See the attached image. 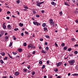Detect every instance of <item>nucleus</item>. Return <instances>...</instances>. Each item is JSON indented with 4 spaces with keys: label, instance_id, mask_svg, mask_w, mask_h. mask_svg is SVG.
I'll return each instance as SVG.
<instances>
[{
    "label": "nucleus",
    "instance_id": "obj_1",
    "mask_svg": "<svg viewBox=\"0 0 78 78\" xmlns=\"http://www.w3.org/2000/svg\"><path fill=\"white\" fill-rule=\"evenodd\" d=\"M68 62L70 66H73L75 62V60L74 59L71 60L69 61Z\"/></svg>",
    "mask_w": 78,
    "mask_h": 78
},
{
    "label": "nucleus",
    "instance_id": "obj_2",
    "mask_svg": "<svg viewBox=\"0 0 78 78\" xmlns=\"http://www.w3.org/2000/svg\"><path fill=\"white\" fill-rule=\"evenodd\" d=\"M28 47L29 49L30 50V49H32L33 48V45L32 44H31L28 45Z\"/></svg>",
    "mask_w": 78,
    "mask_h": 78
},
{
    "label": "nucleus",
    "instance_id": "obj_3",
    "mask_svg": "<svg viewBox=\"0 0 78 78\" xmlns=\"http://www.w3.org/2000/svg\"><path fill=\"white\" fill-rule=\"evenodd\" d=\"M5 24H6L5 23H4L2 25V27L3 29H4V30H5L6 27V25H5Z\"/></svg>",
    "mask_w": 78,
    "mask_h": 78
},
{
    "label": "nucleus",
    "instance_id": "obj_4",
    "mask_svg": "<svg viewBox=\"0 0 78 78\" xmlns=\"http://www.w3.org/2000/svg\"><path fill=\"white\" fill-rule=\"evenodd\" d=\"M62 64V62H59L57 64V67H59V66H61Z\"/></svg>",
    "mask_w": 78,
    "mask_h": 78
},
{
    "label": "nucleus",
    "instance_id": "obj_5",
    "mask_svg": "<svg viewBox=\"0 0 78 78\" xmlns=\"http://www.w3.org/2000/svg\"><path fill=\"white\" fill-rule=\"evenodd\" d=\"M0 33V34L2 35V36H3V34H4L5 33V32H4V31H1Z\"/></svg>",
    "mask_w": 78,
    "mask_h": 78
},
{
    "label": "nucleus",
    "instance_id": "obj_6",
    "mask_svg": "<svg viewBox=\"0 0 78 78\" xmlns=\"http://www.w3.org/2000/svg\"><path fill=\"white\" fill-rule=\"evenodd\" d=\"M53 20H52V19H50L49 20V23L50 24H51V23H52L53 22Z\"/></svg>",
    "mask_w": 78,
    "mask_h": 78
},
{
    "label": "nucleus",
    "instance_id": "obj_7",
    "mask_svg": "<svg viewBox=\"0 0 78 78\" xmlns=\"http://www.w3.org/2000/svg\"><path fill=\"white\" fill-rule=\"evenodd\" d=\"M15 75L16 76H17V75H19V72H16L15 73Z\"/></svg>",
    "mask_w": 78,
    "mask_h": 78
},
{
    "label": "nucleus",
    "instance_id": "obj_8",
    "mask_svg": "<svg viewBox=\"0 0 78 78\" xmlns=\"http://www.w3.org/2000/svg\"><path fill=\"white\" fill-rule=\"evenodd\" d=\"M51 4L53 6H55L56 5V3H55V2H51Z\"/></svg>",
    "mask_w": 78,
    "mask_h": 78
},
{
    "label": "nucleus",
    "instance_id": "obj_9",
    "mask_svg": "<svg viewBox=\"0 0 78 78\" xmlns=\"http://www.w3.org/2000/svg\"><path fill=\"white\" fill-rule=\"evenodd\" d=\"M18 51L20 53V52H22V48H19L18 49Z\"/></svg>",
    "mask_w": 78,
    "mask_h": 78
},
{
    "label": "nucleus",
    "instance_id": "obj_10",
    "mask_svg": "<svg viewBox=\"0 0 78 78\" xmlns=\"http://www.w3.org/2000/svg\"><path fill=\"white\" fill-rule=\"evenodd\" d=\"M9 39V37L7 36H6L5 37V41H6V40H8Z\"/></svg>",
    "mask_w": 78,
    "mask_h": 78
},
{
    "label": "nucleus",
    "instance_id": "obj_11",
    "mask_svg": "<svg viewBox=\"0 0 78 78\" xmlns=\"http://www.w3.org/2000/svg\"><path fill=\"white\" fill-rule=\"evenodd\" d=\"M8 55L9 57V58H11V59H14V58H12V57H11V55H10L9 54H8Z\"/></svg>",
    "mask_w": 78,
    "mask_h": 78
},
{
    "label": "nucleus",
    "instance_id": "obj_12",
    "mask_svg": "<svg viewBox=\"0 0 78 78\" xmlns=\"http://www.w3.org/2000/svg\"><path fill=\"white\" fill-rule=\"evenodd\" d=\"M19 25V26H20V27H23V23H20Z\"/></svg>",
    "mask_w": 78,
    "mask_h": 78
},
{
    "label": "nucleus",
    "instance_id": "obj_13",
    "mask_svg": "<svg viewBox=\"0 0 78 78\" xmlns=\"http://www.w3.org/2000/svg\"><path fill=\"white\" fill-rule=\"evenodd\" d=\"M0 62L2 64H3L4 63V62L3 61V60H0Z\"/></svg>",
    "mask_w": 78,
    "mask_h": 78
},
{
    "label": "nucleus",
    "instance_id": "obj_14",
    "mask_svg": "<svg viewBox=\"0 0 78 78\" xmlns=\"http://www.w3.org/2000/svg\"><path fill=\"white\" fill-rule=\"evenodd\" d=\"M1 54L2 56H5V53L4 52H2L1 53Z\"/></svg>",
    "mask_w": 78,
    "mask_h": 78
},
{
    "label": "nucleus",
    "instance_id": "obj_15",
    "mask_svg": "<svg viewBox=\"0 0 78 78\" xmlns=\"http://www.w3.org/2000/svg\"><path fill=\"white\" fill-rule=\"evenodd\" d=\"M51 25H52V27H54L55 26V22H53L51 24Z\"/></svg>",
    "mask_w": 78,
    "mask_h": 78
},
{
    "label": "nucleus",
    "instance_id": "obj_16",
    "mask_svg": "<svg viewBox=\"0 0 78 78\" xmlns=\"http://www.w3.org/2000/svg\"><path fill=\"white\" fill-rule=\"evenodd\" d=\"M36 23H37V26H39V25H41V23H39L37 22H36Z\"/></svg>",
    "mask_w": 78,
    "mask_h": 78
},
{
    "label": "nucleus",
    "instance_id": "obj_17",
    "mask_svg": "<svg viewBox=\"0 0 78 78\" xmlns=\"http://www.w3.org/2000/svg\"><path fill=\"white\" fill-rule=\"evenodd\" d=\"M65 5H67V6H70V5L66 3V2L65 1Z\"/></svg>",
    "mask_w": 78,
    "mask_h": 78
},
{
    "label": "nucleus",
    "instance_id": "obj_18",
    "mask_svg": "<svg viewBox=\"0 0 78 78\" xmlns=\"http://www.w3.org/2000/svg\"><path fill=\"white\" fill-rule=\"evenodd\" d=\"M11 27L10 25H9L7 26V27L9 28V29H10Z\"/></svg>",
    "mask_w": 78,
    "mask_h": 78
},
{
    "label": "nucleus",
    "instance_id": "obj_19",
    "mask_svg": "<svg viewBox=\"0 0 78 78\" xmlns=\"http://www.w3.org/2000/svg\"><path fill=\"white\" fill-rule=\"evenodd\" d=\"M72 75L73 76H78V74L75 73V74H72Z\"/></svg>",
    "mask_w": 78,
    "mask_h": 78
},
{
    "label": "nucleus",
    "instance_id": "obj_20",
    "mask_svg": "<svg viewBox=\"0 0 78 78\" xmlns=\"http://www.w3.org/2000/svg\"><path fill=\"white\" fill-rule=\"evenodd\" d=\"M67 47L66 46H65L64 48H63V50H67Z\"/></svg>",
    "mask_w": 78,
    "mask_h": 78
},
{
    "label": "nucleus",
    "instance_id": "obj_21",
    "mask_svg": "<svg viewBox=\"0 0 78 78\" xmlns=\"http://www.w3.org/2000/svg\"><path fill=\"white\" fill-rule=\"evenodd\" d=\"M71 40L72 41H75V38H71Z\"/></svg>",
    "mask_w": 78,
    "mask_h": 78
},
{
    "label": "nucleus",
    "instance_id": "obj_22",
    "mask_svg": "<svg viewBox=\"0 0 78 78\" xmlns=\"http://www.w3.org/2000/svg\"><path fill=\"white\" fill-rule=\"evenodd\" d=\"M45 26H46V24L45 23H44L42 24V27H45Z\"/></svg>",
    "mask_w": 78,
    "mask_h": 78
},
{
    "label": "nucleus",
    "instance_id": "obj_23",
    "mask_svg": "<svg viewBox=\"0 0 78 78\" xmlns=\"http://www.w3.org/2000/svg\"><path fill=\"white\" fill-rule=\"evenodd\" d=\"M12 43L10 42L9 46V47H11L12 46Z\"/></svg>",
    "mask_w": 78,
    "mask_h": 78
},
{
    "label": "nucleus",
    "instance_id": "obj_24",
    "mask_svg": "<svg viewBox=\"0 0 78 78\" xmlns=\"http://www.w3.org/2000/svg\"><path fill=\"white\" fill-rule=\"evenodd\" d=\"M54 71L55 72H57L58 71V69H56L54 70Z\"/></svg>",
    "mask_w": 78,
    "mask_h": 78
},
{
    "label": "nucleus",
    "instance_id": "obj_25",
    "mask_svg": "<svg viewBox=\"0 0 78 78\" xmlns=\"http://www.w3.org/2000/svg\"><path fill=\"white\" fill-rule=\"evenodd\" d=\"M69 56H73V54H69Z\"/></svg>",
    "mask_w": 78,
    "mask_h": 78
},
{
    "label": "nucleus",
    "instance_id": "obj_26",
    "mask_svg": "<svg viewBox=\"0 0 78 78\" xmlns=\"http://www.w3.org/2000/svg\"><path fill=\"white\" fill-rule=\"evenodd\" d=\"M61 46L62 47H64V46H65V44H64V43H63L62 44Z\"/></svg>",
    "mask_w": 78,
    "mask_h": 78
},
{
    "label": "nucleus",
    "instance_id": "obj_27",
    "mask_svg": "<svg viewBox=\"0 0 78 78\" xmlns=\"http://www.w3.org/2000/svg\"><path fill=\"white\" fill-rule=\"evenodd\" d=\"M37 6H39V7H40V6H41V5H40V3L37 4Z\"/></svg>",
    "mask_w": 78,
    "mask_h": 78
},
{
    "label": "nucleus",
    "instance_id": "obj_28",
    "mask_svg": "<svg viewBox=\"0 0 78 78\" xmlns=\"http://www.w3.org/2000/svg\"><path fill=\"white\" fill-rule=\"evenodd\" d=\"M45 65H43L42 67V69H45Z\"/></svg>",
    "mask_w": 78,
    "mask_h": 78
},
{
    "label": "nucleus",
    "instance_id": "obj_29",
    "mask_svg": "<svg viewBox=\"0 0 78 78\" xmlns=\"http://www.w3.org/2000/svg\"><path fill=\"white\" fill-rule=\"evenodd\" d=\"M12 53H13V55H17V52H12Z\"/></svg>",
    "mask_w": 78,
    "mask_h": 78
},
{
    "label": "nucleus",
    "instance_id": "obj_30",
    "mask_svg": "<svg viewBox=\"0 0 78 78\" xmlns=\"http://www.w3.org/2000/svg\"><path fill=\"white\" fill-rule=\"evenodd\" d=\"M45 48L47 51H48V50L49 49V48H48V47H46Z\"/></svg>",
    "mask_w": 78,
    "mask_h": 78
},
{
    "label": "nucleus",
    "instance_id": "obj_31",
    "mask_svg": "<svg viewBox=\"0 0 78 78\" xmlns=\"http://www.w3.org/2000/svg\"><path fill=\"white\" fill-rule=\"evenodd\" d=\"M36 22H35V21L33 23L34 25H36L37 24V23H37Z\"/></svg>",
    "mask_w": 78,
    "mask_h": 78
},
{
    "label": "nucleus",
    "instance_id": "obj_32",
    "mask_svg": "<svg viewBox=\"0 0 78 78\" xmlns=\"http://www.w3.org/2000/svg\"><path fill=\"white\" fill-rule=\"evenodd\" d=\"M74 54H75L76 55L78 54V51H75L74 52Z\"/></svg>",
    "mask_w": 78,
    "mask_h": 78
},
{
    "label": "nucleus",
    "instance_id": "obj_33",
    "mask_svg": "<svg viewBox=\"0 0 78 78\" xmlns=\"http://www.w3.org/2000/svg\"><path fill=\"white\" fill-rule=\"evenodd\" d=\"M39 64H42V61H40L39 62Z\"/></svg>",
    "mask_w": 78,
    "mask_h": 78
},
{
    "label": "nucleus",
    "instance_id": "obj_34",
    "mask_svg": "<svg viewBox=\"0 0 78 78\" xmlns=\"http://www.w3.org/2000/svg\"><path fill=\"white\" fill-rule=\"evenodd\" d=\"M44 31H47V27H44Z\"/></svg>",
    "mask_w": 78,
    "mask_h": 78
},
{
    "label": "nucleus",
    "instance_id": "obj_35",
    "mask_svg": "<svg viewBox=\"0 0 78 78\" xmlns=\"http://www.w3.org/2000/svg\"><path fill=\"white\" fill-rule=\"evenodd\" d=\"M33 14H36V11H34V10H33Z\"/></svg>",
    "mask_w": 78,
    "mask_h": 78
},
{
    "label": "nucleus",
    "instance_id": "obj_36",
    "mask_svg": "<svg viewBox=\"0 0 78 78\" xmlns=\"http://www.w3.org/2000/svg\"><path fill=\"white\" fill-rule=\"evenodd\" d=\"M13 38L14 40H16V37H15V36H14L13 37Z\"/></svg>",
    "mask_w": 78,
    "mask_h": 78
},
{
    "label": "nucleus",
    "instance_id": "obj_37",
    "mask_svg": "<svg viewBox=\"0 0 78 78\" xmlns=\"http://www.w3.org/2000/svg\"><path fill=\"white\" fill-rule=\"evenodd\" d=\"M23 45L24 47H26V46H27V43H23Z\"/></svg>",
    "mask_w": 78,
    "mask_h": 78
},
{
    "label": "nucleus",
    "instance_id": "obj_38",
    "mask_svg": "<svg viewBox=\"0 0 78 78\" xmlns=\"http://www.w3.org/2000/svg\"><path fill=\"white\" fill-rule=\"evenodd\" d=\"M76 69L77 70H78V65L76 66Z\"/></svg>",
    "mask_w": 78,
    "mask_h": 78
},
{
    "label": "nucleus",
    "instance_id": "obj_39",
    "mask_svg": "<svg viewBox=\"0 0 78 78\" xmlns=\"http://www.w3.org/2000/svg\"><path fill=\"white\" fill-rule=\"evenodd\" d=\"M8 59V57H5L4 58V60H7V59Z\"/></svg>",
    "mask_w": 78,
    "mask_h": 78
},
{
    "label": "nucleus",
    "instance_id": "obj_40",
    "mask_svg": "<svg viewBox=\"0 0 78 78\" xmlns=\"http://www.w3.org/2000/svg\"><path fill=\"white\" fill-rule=\"evenodd\" d=\"M45 37H46V38H48V39H49V38H50V37L47 35Z\"/></svg>",
    "mask_w": 78,
    "mask_h": 78
},
{
    "label": "nucleus",
    "instance_id": "obj_41",
    "mask_svg": "<svg viewBox=\"0 0 78 78\" xmlns=\"http://www.w3.org/2000/svg\"><path fill=\"white\" fill-rule=\"evenodd\" d=\"M19 2H20V1L19 0L16 1L17 3H18V4H19V3H20Z\"/></svg>",
    "mask_w": 78,
    "mask_h": 78
},
{
    "label": "nucleus",
    "instance_id": "obj_42",
    "mask_svg": "<svg viewBox=\"0 0 78 78\" xmlns=\"http://www.w3.org/2000/svg\"><path fill=\"white\" fill-rule=\"evenodd\" d=\"M24 8L25 9H28V7H27V6H24Z\"/></svg>",
    "mask_w": 78,
    "mask_h": 78
},
{
    "label": "nucleus",
    "instance_id": "obj_43",
    "mask_svg": "<svg viewBox=\"0 0 78 78\" xmlns=\"http://www.w3.org/2000/svg\"><path fill=\"white\" fill-rule=\"evenodd\" d=\"M71 50H72V49L71 48H69L68 49V51H71Z\"/></svg>",
    "mask_w": 78,
    "mask_h": 78
},
{
    "label": "nucleus",
    "instance_id": "obj_44",
    "mask_svg": "<svg viewBox=\"0 0 78 78\" xmlns=\"http://www.w3.org/2000/svg\"><path fill=\"white\" fill-rule=\"evenodd\" d=\"M17 30H19V29L18 28H16L14 29L15 31H17Z\"/></svg>",
    "mask_w": 78,
    "mask_h": 78
},
{
    "label": "nucleus",
    "instance_id": "obj_45",
    "mask_svg": "<svg viewBox=\"0 0 78 78\" xmlns=\"http://www.w3.org/2000/svg\"><path fill=\"white\" fill-rule=\"evenodd\" d=\"M55 46L56 47H58V44H56V42L55 43Z\"/></svg>",
    "mask_w": 78,
    "mask_h": 78
},
{
    "label": "nucleus",
    "instance_id": "obj_46",
    "mask_svg": "<svg viewBox=\"0 0 78 78\" xmlns=\"http://www.w3.org/2000/svg\"><path fill=\"white\" fill-rule=\"evenodd\" d=\"M7 14H11V12H9V11H8L7 12Z\"/></svg>",
    "mask_w": 78,
    "mask_h": 78
},
{
    "label": "nucleus",
    "instance_id": "obj_47",
    "mask_svg": "<svg viewBox=\"0 0 78 78\" xmlns=\"http://www.w3.org/2000/svg\"><path fill=\"white\" fill-rule=\"evenodd\" d=\"M41 52L43 53H45V51H44V50H43Z\"/></svg>",
    "mask_w": 78,
    "mask_h": 78
},
{
    "label": "nucleus",
    "instance_id": "obj_48",
    "mask_svg": "<svg viewBox=\"0 0 78 78\" xmlns=\"http://www.w3.org/2000/svg\"><path fill=\"white\" fill-rule=\"evenodd\" d=\"M25 33L26 34H28V32L25 31Z\"/></svg>",
    "mask_w": 78,
    "mask_h": 78
},
{
    "label": "nucleus",
    "instance_id": "obj_49",
    "mask_svg": "<svg viewBox=\"0 0 78 78\" xmlns=\"http://www.w3.org/2000/svg\"><path fill=\"white\" fill-rule=\"evenodd\" d=\"M74 46V47H78V44H76Z\"/></svg>",
    "mask_w": 78,
    "mask_h": 78
},
{
    "label": "nucleus",
    "instance_id": "obj_50",
    "mask_svg": "<svg viewBox=\"0 0 78 78\" xmlns=\"http://www.w3.org/2000/svg\"><path fill=\"white\" fill-rule=\"evenodd\" d=\"M32 53H33V55H34V54H35V53H36V51H34Z\"/></svg>",
    "mask_w": 78,
    "mask_h": 78
},
{
    "label": "nucleus",
    "instance_id": "obj_51",
    "mask_svg": "<svg viewBox=\"0 0 78 78\" xmlns=\"http://www.w3.org/2000/svg\"><path fill=\"white\" fill-rule=\"evenodd\" d=\"M47 64H50V62H49V61H47Z\"/></svg>",
    "mask_w": 78,
    "mask_h": 78
},
{
    "label": "nucleus",
    "instance_id": "obj_52",
    "mask_svg": "<svg viewBox=\"0 0 78 78\" xmlns=\"http://www.w3.org/2000/svg\"><path fill=\"white\" fill-rule=\"evenodd\" d=\"M78 2V0H77V1H75L74 2H73L74 3H76Z\"/></svg>",
    "mask_w": 78,
    "mask_h": 78
},
{
    "label": "nucleus",
    "instance_id": "obj_53",
    "mask_svg": "<svg viewBox=\"0 0 78 78\" xmlns=\"http://www.w3.org/2000/svg\"><path fill=\"white\" fill-rule=\"evenodd\" d=\"M40 40L41 41H43V38H40Z\"/></svg>",
    "mask_w": 78,
    "mask_h": 78
},
{
    "label": "nucleus",
    "instance_id": "obj_54",
    "mask_svg": "<svg viewBox=\"0 0 78 78\" xmlns=\"http://www.w3.org/2000/svg\"><path fill=\"white\" fill-rule=\"evenodd\" d=\"M35 74V72H33L32 73V75H34Z\"/></svg>",
    "mask_w": 78,
    "mask_h": 78
},
{
    "label": "nucleus",
    "instance_id": "obj_55",
    "mask_svg": "<svg viewBox=\"0 0 78 78\" xmlns=\"http://www.w3.org/2000/svg\"><path fill=\"white\" fill-rule=\"evenodd\" d=\"M10 18L9 16H7V17H6L7 19L9 20V19Z\"/></svg>",
    "mask_w": 78,
    "mask_h": 78
},
{
    "label": "nucleus",
    "instance_id": "obj_56",
    "mask_svg": "<svg viewBox=\"0 0 78 78\" xmlns=\"http://www.w3.org/2000/svg\"><path fill=\"white\" fill-rule=\"evenodd\" d=\"M36 17H39V15H37Z\"/></svg>",
    "mask_w": 78,
    "mask_h": 78
},
{
    "label": "nucleus",
    "instance_id": "obj_57",
    "mask_svg": "<svg viewBox=\"0 0 78 78\" xmlns=\"http://www.w3.org/2000/svg\"><path fill=\"white\" fill-rule=\"evenodd\" d=\"M27 68L28 69H29L30 68V65L28 66H27Z\"/></svg>",
    "mask_w": 78,
    "mask_h": 78
},
{
    "label": "nucleus",
    "instance_id": "obj_58",
    "mask_svg": "<svg viewBox=\"0 0 78 78\" xmlns=\"http://www.w3.org/2000/svg\"><path fill=\"white\" fill-rule=\"evenodd\" d=\"M23 35H24L23 33H21V36H23Z\"/></svg>",
    "mask_w": 78,
    "mask_h": 78
},
{
    "label": "nucleus",
    "instance_id": "obj_59",
    "mask_svg": "<svg viewBox=\"0 0 78 78\" xmlns=\"http://www.w3.org/2000/svg\"><path fill=\"white\" fill-rule=\"evenodd\" d=\"M41 13L42 14L44 13V10H42L41 12Z\"/></svg>",
    "mask_w": 78,
    "mask_h": 78
},
{
    "label": "nucleus",
    "instance_id": "obj_60",
    "mask_svg": "<svg viewBox=\"0 0 78 78\" xmlns=\"http://www.w3.org/2000/svg\"><path fill=\"white\" fill-rule=\"evenodd\" d=\"M2 78H7V76H3Z\"/></svg>",
    "mask_w": 78,
    "mask_h": 78
},
{
    "label": "nucleus",
    "instance_id": "obj_61",
    "mask_svg": "<svg viewBox=\"0 0 78 78\" xmlns=\"http://www.w3.org/2000/svg\"><path fill=\"white\" fill-rule=\"evenodd\" d=\"M65 29L66 31H67V30H68V27L65 28Z\"/></svg>",
    "mask_w": 78,
    "mask_h": 78
},
{
    "label": "nucleus",
    "instance_id": "obj_62",
    "mask_svg": "<svg viewBox=\"0 0 78 78\" xmlns=\"http://www.w3.org/2000/svg\"><path fill=\"white\" fill-rule=\"evenodd\" d=\"M44 3V2H41L40 3V4H42Z\"/></svg>",
    "mask_w": 78,
    "mask_h": 78
},
{
    "label": "nucleus",
    "instance_id": "obj_63",
    "mask_svg": "<svg viewBox=\"0 0 78 78\" xmlns=\"http://www.w3.org/2000/svg\"><path fill=\"white\" fill-rule=\"evenodd\" d=\"M76 23H78V20H76Z\"/></svg>",
    "mask_w": 78,
    "mask_h": 78
},
{
    "label": "nucleus",
    "instance_id": "obj_64",
    "mask_svg": "<svg viewBox=\"0 0 78 78\" xmlns=\"http://www.w3.org/2000/svg\"><path fill=\"white\" fill-rule=\"evenodd\" d=\"M9 78H13V77H12V76H10Z\"/></svg>",
    "mask_w": 78,
    "mask_h": 78
}]
</instances>
